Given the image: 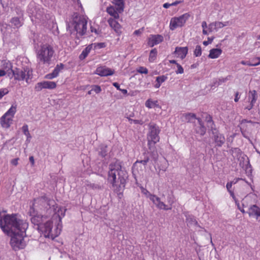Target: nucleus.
Returning <instances> with one entry per match:
<instances>
[{
	"label": "nucleus",
	"instance_id": "obj_1",
	"mask_svg": "<svg viewBox=\"0 0 260 260\" xmlns=\"http://www.w3.org/2000/svg\"><path fill=\"white\" fill-rule=\"evenodd\" d=\"M66 209L57 206L54 200L46 196L35 199L30 205L28 214L31 222L38 225L44 236L54 239L61 231V218Z\"/></svg>",
	"mask_w": 260,
	"mask_h": 260
},
{
	"label": "nucleus",
	"instance_id": "obj_2",
	"mask_svg": "<svg viewBox=\"0 0 260 260\" xmlns=\"http://www.w3.org/2000/svg\"><path fill=\"white\" fill-rule=\"evenodd\" d=\"M28 226V223L17 214L2 215L0 212V227L5 233L11 236L10 244L14 250L26 246L24 237Z\"/></svg>",
	"mask_w": 260,
	"mask_h": 260
},
{
	"label": "nucleus",
	"instance_id": "obj_3",
	"mask_svg": "<svg viewBox=\"0 0 260 260\" xmlns=\"http://www.w3.org/2000/svg\"><path fill=\"white\" fill-rule=\"evenodd\" d=\"M109 169L108 180L112 184L114 190L120 193L124 188L126 182L120 162L118 160L112 162Z\"/></svg>",
	"mask_w": 260,
	"mask_h": 260
},
{
	"label": "nucleus",
	"instance_id": "obj_4",
	"mask_svg": "<svg viewBox=\"0 0 260 260\" xmlns=\"http://www.w3.org/2000/svg\"><path fill=\"white\" fill-rule=\"evenodd\" d=\"M87 23V18L74 13L69 19L68 29L71 34L76 32L79 36H83L86 32Z\"/></svg>",
	"mask_w": 260,
	"mask_h": 260
},
{
	"label": "nucleus",
	"instance_id": "obj_5",
	"mask_svg": "<svg viewBox=\"0 0 260 260\" xmlns=\"http://www.w3.org/2000/svg\"><path fill=\"white\" fill-rule=\"evenodd\" d=\"M37 61L40 64H50L54 53L53 47L48 44L38 45L36 50Z\"/></svg>",
	"mask_w": 260,
	"mask_h": 260
},
{
	"label": "nucleus",
	"instance_id": "obj_6",
	"mask_svg": "<svg viewBox=\"0 0 260 260\" xmlns=\"http://www.w3.org/2000/svg\"><path fill=\"white\" fill-rule=\"evenodd\" d=\"M160 130L155 124L149 125V132L147 136L148 146L151 152L156 150L155 145L159 141V134Z\"/></svg>",
	"mask_w": 260,
	"mask_h": 260
},
{
	"label": "nucleus",
	"instance_id": "obj_7",
	"mask_svg": "<svg viewBox=\"0 0 260 260\" xmlns=\"http://www.w3.org/2000/svg\"><path fill=\"white\" fill-rule=\"evenodd\" d=\"M14 79L18 81H25L29 83L32 77V71L29 66H26L22 69L16 68L12 70Z\"/></svg>",
	"mask_w": 260,
	"mask_h": 260
},
{
	"label": "nucleus",
	"instance_id": "obj_8",
	"mask_svg": "<svg viewBox=\"0 0 260 260\" xmlns=\"http://www.w3.org/2000/svg\"><path fill=\"white\" fill-rule=\"evenodd\" d=\"M189 17L188 13H185L179 17L172 18L169 25L170 29L174 30L178 27L183 26Z\"/></svg>",
	"mask_w": 260,
	"mask_h": 260
},
{
	"label": "nucleus",
	"instance_id": "obj_9",
	"mask_svg": "<svg viewBox=\"0 0 260 260\" xmlns=\"http://www.w3.org/2000/svg\"><path fill=\"white\" fill-rule=\"evenodd\" d=\"M256 100L257 95L256 91L255 90L250 91L244 102L243 105L245 106V109L248 110H251L256 102Z\"/></svg>",
	"mask_w": 260,
	"mask_h": 260
},
{
	"label": "nucleus",
	"instance_id": "obj_10",
	"mask_svg": "<svg viewBox=\"0 0 260 260\" xmlns=\"http://www.w3.org/2000/svg\"><path fill=\"white\" fill-rule=\"evenodd\" d=\"M56 87V83L53 81H44L38 82L35 86V90L40 91L43 89H53Z\"/></svg>",
	"mask_w": 260,
	"mask_h": 260
},
{
	"label": "nucleus",
	"instance_id": "obj_11",
	"mask_svg": "<svg viewBox=\"0 0 260 260\" xmlns=\"http://www.w3.org/2000/svg\"><path fill=\"white\" fill-rule=\"evenodd\" d=\"M114 73V70L108 68L106 66H99L96 68L94 72V74L101 77L111 76L113 75Z\"/></svg>",
	"mask_w": 260,
	"mask_h": 260
},
{
	"label": "nucleus",
	"instance_id": "obj_12",
	"mask_svg": "<svg viewBox=\"0 0 260 260\" xmlns=\"http://www.w3.org/2000/svg\"><path fill=\"white\" fill-rule=\"evenodd\" d=\"M27 12L32 22H37V20H40L41 18V12L37 11L32 4L29 5Z\"/></svg>",
	"mask_w": 260,
	"mask_h": 260
},
{
	"label": "nucleus",
	"instance_id": "obj_13",
	"mask_svg": "<svg viewBox=\"0 0 260 260\" xmlns=\"http://www.w3.org/2000/svg\"><path fill=\"white\" fill-rule=\"evenodd\" d=\"M151 201L159 209L168 210H171L172 209L171 207H168V205H167L164 202L161 201L159 197H157L155 195H154L153 197H152Z\"/></svg>",
	"mask_w": 260,
	"mask_h": 260
},
{
	"label": "nucleus",
	"instance_id": "obj_14",
	"mask_svg": "<svg viewBox=\"0 0 260 260\" xmlns=\"http://www.w3.org/2000/svg\"><path fill=\"white\" fill-rule=\"evenodd\" d=\"M247 213L249 216L260 220V207L256 205H250Z\"/></svg>",
	"mask_w": 260,
	"mask_h": 260
},
{
	"label": "nucleus",
	"instance_id": "obj_15",
	"mask_svg": "<svg viewBox=\"0 0 260 260\" xmlns=\"http://www.w3.org/2000/svg\"><path fill=\"white\" fill-rule=\"evenodd\" d=\"M163 37L159 35H150L148 39V44L150 47H153L163 41Z\"/></svg>",
	"mask_w": 260,
	"mask_h": 260
},
{
	"label": "nucleus",
	"instance_id": "obj_16",
	"mask_svg": "<svg viewBox=\"0 0 260 260\" xmlns=\"http://www.w3.org/2000/svg\"><path fill=\"white\" fill-rule=\"evenodd\" d=\"M252 194H249L245 197L244 199H243L242 201V206L240 205L239 202L237 201V200H235V203L237 205L238 209L241 211L243 213H245V211L244 209V207H246L248 206V202H249L251 198V196Z\"/></svg>",
	"mask_w": 260,
	"mask_h": 260
},
{
	"label": "nucleus",
	"instance_id": "obj_17",
	"mask_svg": "<svg viewBox=\"0 0 260 260\" xmlns=\"http://www.w3.org/2000/svg\"><path fill=\"white\" fill-rule=\"evenodd\" d=\"M12 121V118L4 114L0 118V124L3 128H8L11 126Z\"/></svg>",
	"mask_w": 260,
	"mask_h": 260
},
{
	"label": "nucleus",
	"instance_id": "obj_18",
	"mask_svg": "<svg viewBox=\"0 0 260 260\" xmlns=\"http://www.w3.org/2000/svg\"><path fill=\"white\" fill-rule=\"evenodd\" d=\"M213 134L214 135V139L217 146H221L225 142V138L224 136L219 133L216 130L214 129L213 131Z\"/></svg>",
	"mask_w": 260,
	"mask_h": 260
},
{
	"label": "nucleus",
	"instance_id": "obj_19",
	"mask_svg": "<svg viewBox=\"0 0 260 260\" xmlns=\"http://www.w3.org/2000/svg\"><path fill=\"white\" fill-rule=\"evenodd\" d=\"M188 52L187 47H177L174 51V53L176 54L177 57L180 58L181 59H184Z\"/></svg>",
	"mask_w": 260,
	"mask_h": 260
},
{
	"label": "nucleus",
	"instance_id": "obj_20",
	"mask_svg": "<svg viewBox=\"0 0 260 260\" xmlns=\"http://www.w3.org/2000/svg\"><path fill=\"white\" fill-rule=\"evenodd\" d=\"M145 106L148 109L152 108H161L160 106L158 104L157 100H153L152 99H148L145 103Z\"/></svg>",
	"mask_w": 260,
	"mask_h": 260
},
{
	"label": "nucleus",
	"instance_id": "obj_21",
	"mask_svg": "<svg viewBox=\"0 0 260 260\" xmlns=\"http://www.w3.org/2000/svg\"><path fill=\"white\" fill-rule=\"evenodd\" d=\"M197 119L198 120L199 125L196 127L195 130L197 133L203 136L206 133V127L203 125L202 120L200 118H197Z\"/></svg>",
	"mask_w": 260,
	"mask_h": 260
},
{
	"label": "nucleus",
	"instance_id": "obj_22",
	"mask_svg": "<svg viewBox=\"0 0 260 260\" xmlns=\"http://www.w3.org/2000/svg\"><path fill=\"white\" fill-rule=\"evenodd\" d=\"M222 50L219 48H214L210 50L208 57L212 59L218 58L221 54Z\"/></svg>",
	"mask_w": 260,
	"mask_h": 260
},
{
	"label": "nucleus",
	"instance_id": "obj_23",
	"mask_svg": "<svg viewBox=\"0 0 260 260\" xmlns=\"http://www.w3.org/2000/svg\"><path fill=\"white\" fill-rule=\"evenodd\" d=\"M108 23L110 26L114 29V30L118 32L120 28V25L119 23L114 18H110L108 20Z\"/></svg>",
	"mask_w": 260,
	"mask_h": 260
},
{
	"label": "nucleus",
	"instance_id": "obj_24",
	"mask_svg": "<svg viewBox=\"0 0 260 260\" xmlns=\"http://www.w3.org/2000/svg\"><path fill=\"white\" fill-rule=\"evenodd\" d=\"M231 22L230 21L220 22L215 21L214 22V29L215 31H217L219 29L221 28L224 26L230 25Z\"/></svg>",
	"mask_w": 260,
	"mask_h": 260
},
{
	"label": "nucleus",
	"instance_id": "obj_25",
	"mask_svg": "<svg viewBox=\"0 0 260 260\" xmlns=\"http://www.w3.org/2000/svg\"><path fill=\"white\" fill-rule=\"evenodd\" d=\"M22 130L23 134L26 137V142L27 143H29L30 141L31 136L29 132L28 125L27 124H24L22 127Z\"/></svg>",
	"mask_w": 260,
	"mask_h": 260
},
{
	"label": "nucleus",
	"instance_id": "obj_26",
	"mask_svg": "<svg viewBox=\"0 0 260 260\" xmlns=\"http://www.w3.org/2000/svg\"><path fill=\"white\" fill-rule=\"evenodd\" d=\"M106 11L109 15L113 17L114 19L119 18V14L113 7H107Z\"/></svg>",
	"mask_w": 260,
	"mask_h": 260
},
{
	"label": "nucleus",
	"instance_id": "obj_27",
	"mask_svg": "<svg viewBox=\"0 0 260 260\" xmlns=\"http://www.w3.org/2000/svg\"><path fill=\"white\" fill-rule=\"evenodd\" d=\"M16 105H12L4 114L13 118L16 112Z\"/></svg>",
	"mask_w": 260,
	"mask_h": 260
},
{
	"label": "nucleus",
	"instance_id": "obj_28",
	"mask_svg": "<svg viewBox=\"0 0 260 260\" xmlns=\"http://www.w3.org/2000/svg\"><path fill=\"white\" fill-rule=\"evenodd\" d=\"M113 3L117 6V10L119 12L123 11L124 2L123 0H113Z\"/></svg>",
	"mask_w": 260,
	"mask_h": 260
},
{
	"label": "nucleus",
	"instance_id": "obj_29",
	"mask_svg": "<svg viewBox=\"0 0 260 260\" xmlns=\"http://www.w3.org/2000/svg\"><path fill=\"white\" fill-rule=\"evenodd\" d=\"M168 167V161L165 159H163L160 161V165L158 167V168L159 170L158 174L160 173V172L161 171H162V172H165L167 170Z\"/></svg>",
	"mask_w": 260,
	"mask_h": 260
},
{
	"label": "nucleus",
	"instance_id": "obj_30",
	"mask_svg": "<svg viewBox=\"0 0 260 260\" xmlns=\"http://www.w3.org/2000/svg\"><path fill=\"white\" fill-rule=\"evenodd\" d=\"M91 47L88 46L86 47L82 52L81 54L80 55L79 58L80 59L82 60L86 58V57L88 55L89 53L91 50Z\"/></svg>",
	"mask_w": 260,
	"mask_h": 260
},
{
	"label": "nucleus",
	"instance_id": "obj_31",
	"mask_svg": "<svg viewBox=\"0 0 260 260\" xmlns=\"http://www.w3.org/2000/svg\"><path fill=\"white\" fill-rule=\"evenodd\" d=\"M157 53V50L155 48L151 50L149 56V60L150 62H153L156 59Z\"/></svg>",
	"mask_w": 260,
	"mask_h": 260
},
{
	"label": "nucleus",
	"instance_id": "obj_32",
	"mask_svg": "<svg viewBox=\"0 0 260 260\" xmlns=\"http://www.w3.org/2000/svg\"><path fill=\"white\" fill-rule=\"evenodd\" d=\"M64 65L62 63L57 64L53 71V74L57 77L60 72L63 69Z\"/></svg>",
	"mask_w": 260,
	"mask_h": 260
},
{
	"label": "nucleus",
	"instance_id": "obj_33",
	"mask_svg": "<svg viewBox=\"0 0 260 260\" xmlns=\"http://www.w3.org/2000/svg\"><path fill=\"white\" fill-rule=\"evenodd\" d=\"M186 220L187 223L190 225L198 224V222L197 221L194 217L191 215H188L186 216Z\"/></svg>",
	"mask_w": 260,
	"mask_h": 260
},
{
	"label": "nucleus",
	"instance_id": "obj_34",
	"mask_svg": "<svg viewBox=\"0 0 260 260\" xmlns=\"http://www.w3.org/2000/svg\"><path fill=\"white\" fill-rule=\"evenodd\" d=\"M11 23L16 27H19L22 25L20 19L18 17L13 18L11 20Z\"/></svg>",
	"mask_w": 260,
	"mask_h": 260
},
{
	"label": "nucleus",
	"instance_id": "obj_35",
	"mask_svg": "<svg viewBox=\"0 0 260 260\" xmlns=\"http://www.w3.org/2000/svg\"><path fill=\"white\" fill-rule=\"evenodd\" d=\"M193 54L196 57L200 56L202 54V48L200 45H197L193 52Z\"/></svg>",
	"mask_w": 260,
	"mask_h": 260
},
{
	"label": "nucleus",
	"instance_id": "obj_36",
	"mask_svg": "<svg viewBox=\"0 0 260 260\" xmlns=\"http://www.w3.org/2000/svg\"><path fill=\"white\" fill-rule=\"evenodd\" d=\"M142 193L145 195L146 197L149 199L151 200L152 197H153L154 194H151L149 191L144 188H142Z\"/></svg>",
	"mask_w": 260,
	"mask_h": 260
},
{
	"label": "nucleus",
	"instance_id": "obj_37",
	"mask_svg": "<svg viewBox=\"0 0 260 260\" xmlns=\"http://www.w3.org/2000/svg\"><path fill=\"white\" fill-rule=\"evenodd\" d=\"M167 77L164 75L158 76L156 78V82H158L160 84H161L167 79Z\"/></svg>",
	"mask_w": 260,
	"mask_h": 260
},
{
	"label": "nucleus",
	"instance_id": "obj_38",
	"mask_svg": "<svg viewBox=\"0 0 260 260\" xmlns=\"http://www.w3.org/2000/svg\"><path fill=\"white\" fill-rule=\"evenodd\" d=\"M137 71L140 74H147L148 73V71L147 69L144 67H140L137 70Z\"/></svg>",
	"mask_w": 260,
	"mask_h": 260
},
{
	"label": "nucleus",
	"instance_id": "obj_39",
	"mask_svg": "<svg viewBox=\"0 0 260 260\" xmlns=\"http://www.w3.org/2000/svg\"><path fill=\"white\" fill-rule=\"evenodd\" d=\"M107 151L106 150V146H103L101 148V151H100V154L102 157H104L107 154Z\"/></svg>",
	"mask_w": 260,
	"mask_h": 260
},
{
	"label": "nucleus",
	"instance_id": "obj_40",
	"mask_svg": "<svg viewBox=\"0 0 260 260\" xmlns=\"http://www.w3.org/2000/svg\"><path fill=\"white\" fill-rule=\"evenodd\" d=\"M197 119L196 117V115L192 113H188L186 115V119L188 121H190L192 120L193 119Z\"/></svg>",
	"mask_w": 260,
	"mask_h": 260
},
{
	"label": "nucleus",
	"instance_id": "obj_41",
	"mask_svg": "<svg viewBox=\"0 0 260 260\" xmlns=\"http://www.w3.org/2000/svg\"><path fill=\"white\" fill-rule=\"evenodd\" d=\"M176 66L177 68V70L176 71V74H183L184 72V69L182 66L178 63H176Z\"/></svg>",
	"mask_w": 260,
	"mask_h": 260
},
{
	"label": "nucleus",
	"instance_id": "obj_42",
	"mask_svg": "<svg viewBox=\"0 0 260 260\" xmlns=\"http://www.w3.org/2000/svg\"><path fill=\"white\" fill-rule=\"evenodd\" d=\"M92 90L94 91L96 93H99L102 91V89L99 85H93L92 86Z\"/></svg>",
	"mask_w": 260,
	"mask_h": 260
},
{
	"label": "nucleus",
	"instance_id": "obj_43",
	"mask_svg": "<svg viewBox=\"0 0 260 260\" xmlns=\"http://www.w3.org/2000/svg\"><path fill=\"white\" fill-rule=\"evenodd\" d=\"M9 92L7 88H3L0 90V99Z\"/></svg>",
	"mask_w": 260,
	"mask_h": 260
},
{
	"label": "nucleus",
	"instance_id": "obj_44",
	"mask_svg": "<svg viewBox=\"0 0 260 260\" xmlns=\"http://www.w3.org/2000/svg\"><path fill=\"white\" fill-rule=\"evenodd\" d=\"M208 30L209 32H211L213 31H215L214 22H212L209 24L208 27Z\"/></svg>",
	"mask_w": 260,
	"mask_h": 260
},
{
	"label": "nucleus",
	"instance_id": "obj_45",
	"mask_svg": "<svg viewBox=\"0 0 260 260\" xmlns=\"http://www.w3.org/2000/svg\"><path fill=\"white\" fill-rule=\"evenodd\" d=\"M148 160H149V158H147L146 159H144L143 160H140V161H137L134 165L136 166L138 164H139V163H141L142 164H143V165H146L147 164V163L148 162Z\"/></svg>",
	"mask_w": 260,
	"mask_h": 260
},
{
	"label": "nucleus",
	"instance_id": "obj_46",
	"mask_svg": "<svg viewBox=\"0 0 260 260\" xmlns=\"http://www.w3.org/2000/svg\"><path fill=\"white\" fill-rule=\"evenodd\" d=\"M56 77V76H55L54 74H53V73L52 72L51 73L45 75V78L47 79H53V78Z\"/></svg>",
	"mask_w": 260,
	"mask_h": 260
},
{
	"label": "nucleus",
	"instance_id": "obj_47",
	"mask_svg": "<svg viewBox=\"0 0 260 260\" xmlns=\"http://www.w3.org/2000/svg\"><path fill=\"white\" fill-rule=\"evenodd\" d=\"M18 158L13 159L11 160V164L15 166H16L18 165Z\"/></svg>",
	"mask_w": 260,
	"mask_h": 260
},
{
	"label": "nucleus",
	"instance_id": "obj_48",
	"mask_svg": "<svg viewBox=\"0 0 260 260\" xmlns=\"http://www.w3.org/2000/svg\"><path fill=\"white\" fill-rule=\"evenodd\" d=\"M213 40V38L210 39V38H208V41H204L203 44L205 46L208 45L209 44H211Z\"/></svg>",
	"mask_w": 260,
	"mask_h": 260
},
{
	"label": "nucleus",
	"instance_id": "obj_49",
	"mask_svg": "<svg viewBox=\"0 0 260 260\" xmlns=\"http://www.w3.org/2000/svg\"><path fill=\"white\" fill-rule=\"evenodd\" d=\"M241 63L243 65H247L249 66H254L253 65V63H250L249 61H246L242 60V61H241Z\"/></svg>",
	"mask_w": 260,
	"mask_h": 260
},
{
	"label": "nucleus",
	"instance_id": "obj_50",
	"mask_svg": "<svg viewBox=\"0 0 260 260\" xmlns=\"http://www.w3.org/2000/svg\"><path fill=\"white\" fill-rule=\"evenodd\" d=\"M233 184V182H228L226 184V189L228 190V191H230L232 190H231V188H232V186Z\"/></svg>",
	"mask_w": 260,
	"mask_h": 260
},
{
	"label": "nucleus",
	"instance_id": "obj_51",
	"mask_svg": "<svg viewBox=\"0 0 260 260\" xmlns=\"http://www.w3.org/2000/svg\"><path fill=\"white\" fill-rule=\"evenodd\" d=\"M240 98V96L239 95V92H237L235 93V99H234L235 102H238L239 101Z\"/></svg>",
	"mask_w": 260,
	"mask_h": 260
},
{
	"label": "nucleus",
	"instance_id": "obj_52",
	"mask_svg": "<svg viewBox=\"0 0 260 260\" xmlns=\"http://www.w3.org/2000/svg\"><path fill=\"white\" fill-rule=\"evenodd\" d=\"M142 31H143V29H138V30H136L134 32V34L135 35H140V34H142Z\"/></svg>",
	"mask_w": 260,
	"mask_h": 260
},
{
	"label": "nucleus",
	"instance_id": "obj_53",
	"mask_svg": "<svg viewBox=\"0 0 260 260\" xmlns=\"http://www.w3.org/2000/svg\"><path fill=\"white\" fill-rule=\"evenodd\" d=\"M90 29L92 32H94L96 35L99 34V30L93 26H91Z\"/></svg>",
	"mask_w": 260,
	"mask_h": 260
},
{
	"label": "nucleus",
	"instance_id": "obj_54",
	"mask_svg": "<svg viewBox=\"0 0 260 260\" xmlns=\"http://www.w3.org/2000/svg\"><path fill=\"white\" fill-rule=\"evenodd\" d=\"M113 85L116 88V89L120 91V90H121V88H120V85L119 84L117 83V82H114L113 83Z\"/></svg>",
	"mask_w": 260,
	"mask_h": 260
},
{
	"label": "nucleus",
	"instance_id": "obj_55",
	"mask_svg": "<svg viewBox=\"0 0 260 260\" xmlns=\"http://www.w3.org/2000/svg\"><path fill=\"white\" fill-rule=\"evenodd\" d=\"M202 27L203 28V29H206L208 28V26H207V24L206 21H203L202 23Z\"/></svg>",
	"mask_w": 260,
	"mask_h": 260
},
{
	"label": "nucleus",
	"instance_id": "obj_56",
	"mask_svg": "<svg viewBox=\"0 0 260 260\" xmlns=\"http://www.w3.org/2000/svg\"><path fill=\"white\" fill-rule=\"evenodd\" d=\"M181 3V1H176L175 2H174V3H171V6H176L178 4H179Z\"/></svg>",
	"mask_w": 260,
	"mask_h": 260
},
{
	"label": "nucleus",
	"instance_id": "obj_57",
	"mask_svg": "<svg viewBox=\"0 0 260 260\" xmlns=\"http://www.w3.org/2000/svg\"><path fill=\"white\" fill-rule=\"evenodd\" d=\"M170 6H172L171 4H169V3H165L163 5V7L166 9L169 8Z\"/></svg>",
	"mask_w": 260,
	"mask_h": 260
},
{
	"label": "nucleus",
	"instance_id": "obj_58",
	"mask_svg": "<svg viewBox=\"0 0 260 260\" xmlns=\"http://www.w3.org/2000/svg\"><path fill=\"white\" fill-rule=\"evenodd\" d=\"M242 180V179L241 178H237L234 179V180L231 181V182H233V184H235L237 183L239 181V180Z\"/></svg>",
	"mask_w": 260,
	"mask_h": 260
},
{
	"label": "nucleus",
	"instance_id": "obj_59",
	"mask_svg": "<svg viewBox=\"0 0 260 260\" xmlns=\"http://www.w3.org/2000/svg\"><path fill=\"white\" fill-rule=\"evenodd\" d=\"M6 73L4 70H0V77H3L6 75Z\"/></svg>",
	"mask_w": 260,
	"mask_h": 260
},
{
	"label": "nucleus",
	"instance_id": "obj_60",
	"mask_svg": "<svg viewBox=\"0 0 260 260\" xmlns=\"http://www.w3.org/2000/svg\"><path fill=\"white\" fill-rule=\"evenodd\" d=\"M257 60L258 62L257 63H253V65L254 66H256L260 64V57H257V58H255L253 60Z\"/></svg>",
	"mask_w": 260,
	"mask_h": 260
},
{
	"label": "nucleus",
	"instance_id": "obj_61",
	"mask_svg": "<svg viewBox=\"0 0 260 260\" xmlns=\"http://www.w3.org/2000/svg\"><path fill=\"white\" fill-rule=\"evenodd\" d=\"M229 193H230L231 196L232 197V198H233V199L234 200V201H235V200H237L234 196V192L232 191V190H231L230 191H229Z\"/></svg>",
	"mask_w": 260,
	"mask_h": 260
},
{
	"label": "nucleus",
	"instance_id": "obj_62",
	"mask_svg": "<svg viewBox=\"0 0 260 260\" xmlns=\"http://www.w3.org/2000/svg\"><path fill=\"white\" fill-rule=\"evenodd\" d=\"M29 161L31 162L32 165H34L35 163L34 158L33 156H30L29 158Z\"/></svg>",
	"mask_w": 260,
	"mask_h": 260
},
{
	"label": "nucleus",
	"instance_id": "obj_63",
	"mask_svg": "<svg viewBox=\"0 0 260 260\" xmlns=\"http://www.w3.org/2000/svg\"><path fill=\"white\" fill-rule=\"evenodd\" d=\"M120 91H121V92L123 93V94H127V91L126 89H121V90H120Z\"/></svg>",
	"mask_w": 260,
	"mask_h": 260
},
{
	"label": "nucleus",
	"instance_id": "obj_64",
	"mask_svg": "<svg viewBox=\"0 0 260 260\" xmlns=\"http://www.w3.org/2000/svg\"><path fill=\"white\" fill-rule=\"evenodd\" d=\"M228 80V78L226 77V78H225L219 79V82H225V81H226V80Z\"/></svg>",
	"mask_w": 260,
	"mask_h": 260
}]
</instances>
